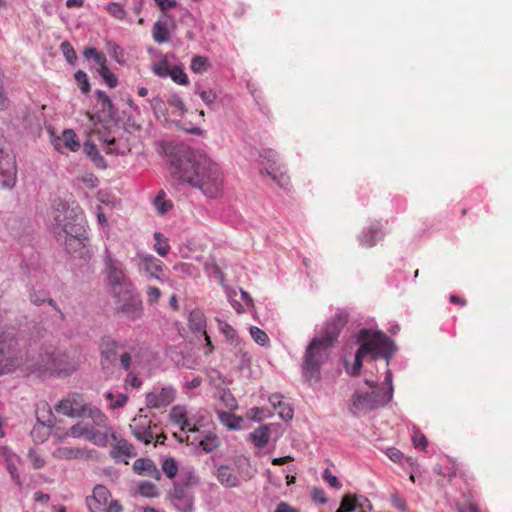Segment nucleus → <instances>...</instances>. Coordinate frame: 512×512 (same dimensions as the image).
<instances>
[{
	"instance_id": "nucleus-56",
	"label": "nucleus",
	"mask_w": 512,
	"mask_h": 512,
	"mask_svg": "<svg viewBox=\"0 0 512 512\" xmlns=\"http://www.w3.org/2000/svg\"><path fill=\"white\" fill-rule=\"evenodd\" d=\"M60 48H61V51H62L64 57L66 58V60L70 64H74V62L77 59V55H76V52H75L73 46L70 44V42H68V41L62 42L60 45Z\"/></svg>"
},
{
	"instance_id": "nucleus-51",
	"label": "nucleus",
	"mask_w": 512,
	"mask_h": 512,
	"mask_svg": "<svg viewBox=\"0 0 512 512\" xmlns=\"http://www.w3.org/2000/svg\"><path fill=\"white\" fill-rule=\"evenodd\" d=\"M98 73L110 88H114L117 86L118 79L116 75L113 72H111L107 66L98 68Z\"/></svg>"
},
{
	"instance_id": "nucleus-22",
	"label": "nucleus",
	"mask_w": 512,
	"mask_h": 512,
	"mask_svg": "<svg viewBox=\"0 0 512 512\" xmlns=\"http://www.w3.org/2000/svg\"><path fill=\"white\" fill-rule=\"evenodd\" d=\"M141 347L139 343L134 340H128L125 348L119 355L120 366L125 371H130L133 362L140 358Z\"/></svg>"
},
{
	"instance_id": "nucleus-23",
	"label": "nucleus",
	"mask_w": 512,
	"mask_h": 512,
	"mask_svg": "<svg viewBox=\"0 0 512 512\" xmlns=\"http://www.w3.org/2000/svg\"><path fill=\"white\" fill-rule=\"evenodd\" d=\"M188 320H189L190 329L193 332L200 333L204 336L206 345L208 348L206 353H210L212 351L213 347H212L211 339L206 332V317H205V315L199 310H194V311L190 312Z\"/></svg>"
},
{
	"instance_id": "nucleus-57",
	"label": "nucleus",
	"mask_w": 512,
	"mask_h": 512,
	"mask_svg": "<svg viewBox=\"0 0 512 512\" xmlns=\"http://www.w3.org/2000/svg\"><path fill=\"white\" fill-rule=\"evenodd\" d=\"M97 101L101 104L103 112L111 114L113 104L109 96L104 91H97Z\"/></svg>"
},
{
	"instance_id": "nucleus-24",
	"label": "nucleus",
	"mask_w": 512,
	"mask_h": 512,
	"mask_svg": "<svg viewBox=\"0 0 512 512\" xmlns=\"http://www.w3.org/2000/svg\"><path fill=\"white\" fill-rule=\"evenodd\" d=\"M80 417H86L92 420L93 426L97 429L105 431L106 429H114L109 425L108 417L97 407L85 404L83 414Z\"/></svg>"
},
{
	"instance_id": "nucleus-45",
	"label": "nucleus",
	"mask_w": 512,
	"mask_h": 512,
	"mask_svg": "<svg viewBox=\"0 0 512 512\" xmlns=\"http://www.w3.org/2000/svg\"><path fill=\"white\" fill-rule=\"evenodd\" d=\"M195 93L198 94L201 100L208 106L211 107L217 100L218 94L215 90H201L200 86H196Z\"/></svg>"
},
{
	"instance_id": "nucleus-50",
	"label": "nucleus",
	"mask_w": 512,
	"mask_h": 512,
	"mask_svg": "<svg viewBox=\"0 0 512 512\" xmlns=\"http://www.w3.org/2000/svg\"><path fill=\"white\" fill-rule=\"evenodd\" d=\"M138 491L142 496L153 498L157 496L158 490L157 487L148 481H142L139 483Z\"/></svg>"
},
{
	"instance_id": "nucleus-53",
	"label": "nucleus",
	"mask_w": 512,
	"mask_h": 512,
	"mask_svg": "<svg viewBox=\"0 0 512 512\" xmlns=\"http://www.w3.org/2000/svg\"><path fill=\"white\" fill-rule=\"evenodd\" d=\"M107 12L117 20H124L126 18V11L119 3H110L106 7Z\"/></svg>"
},
{
	"instance_id": "nucleus-13",
	"label": "nucleus",
	"mask_w": 512,
	"mask_h": 512,
	"mask_svg": "<svg viewBox=\"0 0 512 512\" xmlns=\"http://www.w3.org/2000/svg\"><path fill=\"white\" fill-rule=\"evenodd\" d=\"M176 397V390L172 386L154 388L146 394V405L149 408H163L170 405Z\"/></svg>"
},
{
	"instance_id": "nucleus-40",
	"label": "nucleus",
	"mask_w": 512,
	"mask_h": 512,
	"mask_svg": "<svg viewBox=\"0 0 512 512\" xmlns=\"http://www.w3.org/2000/svg\"><path fill=\"white\" fill-rule=\"evenodd\" d=\"M154 249L155 251L162 257L166 256L170 250V246L168 243V239L165 238L161 233L155 232L154 233Z\"/></svg>"
},
{
	"instance_id": "nucleus-36",
	"label": "nucleus",
	"mask_w": 512,
	"mask_h": 512,
	"mask_svg": "<svg viewBox=\"0 0 512 512\" xmlns=\"http://www.w3.org/2000/svg\"><path fill=\"white\" fill-rule=\"evenodd\" d=\"M180 480L183 487L199 484V477L197 476L193 467L182 468L180 471Z\"/></svg>"
},
{
	"instance_id": "nucleus-48",
	"label": "nucleus",
	"mask_w": 512,
	"mask_h": 512,
	"mask_svg": "<svg viewBox=\"0 0 512 512\" xmlns=\"http://www.w3.org/2000/svg\"><path fill=\"white\" fill-rule=\"evenodd\" d=\"M219 400L223 403L224 407L229 411H234L238 408L237 401L230 391L223 390L220 392Z\"/></svg>"
},
{
	"instance_id": "nucleus-7",
	"label": "nucleus",
	"mask_w": 512,
	"mask_h": 512,
	"mask_svg": "<svg viewBox=\"0 0 512 512\" xmlns=\"http://www.w3.org/2000/svg\"><path fill=\"white\" fill-rule=\"evenodd\" d=\"M104 262L107 285L113 297L121 298L123 294H131L135 287L126 276L122 264L109 254L106 255Z\"/></svg>"
},
{
	"instance_id": "nucleus-16",
	"label": "nucleus",
	"mask_w": 512,
	"mask_h": 512,
	"mask_svg": "<svg viewBox=\"0 0 512 512\" xmlns=\"http://www.w3.org/2000/svg\"><path fill=\"white\" fill-rule=\"evenodd\" d=\"M140 272L145 273L148 277L159 280V273L162 272V263L153 255L138 252L135 259Z\"/></svg>"
},
{
	"instance_id": "nucleus-41",
	"label": "nucleus",
	"mask_w": 512,
	"mask_h": 512,
	"mask_svg": "<svg viewBox=\"0 0 512 512\" xmlns=\"http://www.w3.org/2000/svg\"><path fill=\"white\" fill-rule=\"evenodd\" d=\"M165 196H166L165 192L160 191L154 200L155 209L157 210V212L159 214H165L173 206V204L170 200L165 199Z\"/></svg>"
},
{
	"instance_id": "nucleus-44",
	"label": "nucleus",
	"mask_w": 512,
	"mask_h": 512,
	"mask_svg": "<svg viewBox=\"0 0 512 512\" xmlns=\"http://www.w3.org/2000/svg\"><path fill=\"white\" fill-rule=\"evenodd\" d=\"M169 62L166 57L162 58L158 62L154 63L151 67L153 73L159 77L166 78L169 76L171 71Z\"/></svg>"
},
{
	"instance_id": "nucleus-59",
	"label": "nucleus",
	"mask_w": 512,
	"mask_h": 512,
	"mask_svg": "<svg viewBox=\"0 0 512 512\" xmlns=\"http://www.w3.org/2000/svg\"><path fill=\"white\" fill-rule=\"evenodd\" d=\"M59 454L67 459H76L82 456V451L77 448L65 447L59 450Z\"/></svg>"
},
{
	"instance_id": "nucleus-30",
	"label": "nucleus",
	"mask_w": 512,
	"mask_h": 512,
	"mask_svg": "<svg viewBox=\"0 0 512 512\" xmlns=\"http://www.w3.org/2000/svg\"><path fill=\"white\" fill-rule=\"evenodd\" d=\"M384 233L380 226H365L359 235V241L362 246L371 247L380 241Z\"/></svg>"
},
{
	"instance_id": "nucleus-12",
	"label": "nucleus",
	"mask_w": 512,
	"mask_h": 512,
	"mask_svg": "<svg viewBox=\"0 0 512 512\" xmlns=\"http://www.w3.org/2000/svg\"><path fill=\"white\" fill-rule=\"evenodd\" d=\"M116 311L131 321L140 319L143 315V304L136 289L131 294H123L115 298Z\"/></svg>"
},
{
	"instance_id": "nucleus-39",
	"label": "nucleus",
	"mask_w": 512,
	"mask_h": 512,
	"mask_svg": "<svg viewBox=\"0 0 512 512\" xmlns=\"http://www.w3.org/2000/svg\"><path fill=\"white\" fill-rule=\"evenodd\" d=\"M249 333L252 339L260 346H268L270 343L267 333L256 326L249 327Z\"/></svg>"
},
{
	"instance_id": "nucleus-10",
	"label": "nucleus",
	"mask_w": 512,
	"mask_h": 512,
	"mask_svg": "<svg viewBox=\"0 0 512 512\" xmlns=\"http://www.w3.org/2000/svg\"><path fill=\"white\" fill-rule=\"evenodd\" d=\"M70 435L75 438L84 437L87 441L99 447H106L110 439L116 440L114 429L102 431L84 422L73 425L70 428Z\"/></svg>"
},
{
	"instance_id": "nucleus-28",
	"label": "nucleus",
	"mask_w": 512,
	"mask_h": 512,
	"mask_svg": "<svg viewBox=\"0 0 512 512\" xmlns=\"http://www.w3.org/2000/svg\"><path fill=\"white\" fill-rule=\"evenodd\" d=\"M116 444L111 450V455L114 459L117 461L124 462L125 464L128 463V458L135 457L136 451L132 444H130L128 441L124 439H117L116 438Z\"/></svg>"
},
{
	"instance_id": "nucleus-35",
	"label": "nucleus",
	"mask_w": 512,
	"mask_h": 512,
	"mask_svg": "<svg viewBox=\"0 0 512 512\" xmlns=\"http://www.w3.org/2000/svg\"><path fill=\"white\" fill-rule=\"evenodd\" d=\"M152 37L158 44L168 42L170 40V32L166 23L162 21L155 22L152 27Z\"/></svg>"
},
{
	"instance_id": "nucleus-37",
	"label": "nucleus",
	"mask_w": 512,
	"mask_h": 512,
	"mask_svg": "<svg viewBox=\"0 0 512 512\" xmlns=\"http://www.w3.org/2000/svg\"><path fill=\"white\" fill-rule=\"evenodd\" d=\"M204 268H205V271L207 272V274L211 277L216 278L219 281V283L222 285L223 288H224V286H227L225 284L224 274H223L222 270L220 269V267L216 264L214 259L206 261L204 264Z\"/></svg>"
},
{
	"instance_id": "nucleus-31",
	"label": "nucleus",
	"mask_w": 512,
	"mask_h": 512,
	"mask_svg": "<svg viewBox=\"0 0 512 512\" xmlns=\"http://www.w3.org/2000/svg\"><path fill=\"white\" fill-rule=\"evenodd\" d=\"M72 152H76L80 149V142L77 138L76 133L71 129H66L62 133V137L54 140V146L56 149H60L61 145Z\"/></svg>"
},
{
	"instance_id": "nucleus-4",
	"label": "nucleus",
	"mask_w": 512,
	"mask_h": 512,
	"mask_svg": "<svg viewBox=\"0 0 512 512\" xmlns=\"http://www.w3.org/2000/svg\"><path fill=\"white\" fill-rule=\"evenodd\" d=\"M79 359L73 354L57 349L54 345L39 347L34 357V374L37 376H70L79 367Z\"/></svg>"
},
{
	"instance_id": "nucleus-19",
	"label": "nucleus",
	"mask_w": 512,
	"mask_h": 512,
	"mask_svg": "<svg viewBox=\"0 0 512 512\" xmlns=\"http://www.w3.org/2000/svg\"><path fill=\"white\" fill-rule=\"evenodd\" d=\"M55 210L59 213L56 215V221L58 222L70 224V221L78 222L82 220L80 206L74 201L71 204L60 201L55 205Z\"/></svg>"
},
{
	"instance_id": "nucleus-15",
	"label": "nucleus",
	"mask_w": 512,
	"mask_h": 512,
	"mask_svg": "<svg viewBox=\"0 0 512 512\" xmlns=\"http://www.w3.org/2000/svg\"><path fill=\"white\" fill-rule=\"evenodd\" d=\"M127 341L128 340L115 339L110 336L103 337L100 343L102 364H104V362L114 363L121 351L125 348Z\"/></svg>"
},
{
	"instance_id": "nucleus-60",
	"label": "nucleus",
	"mask_w": 512,
	"mask_h": 512,
	"mask_svg": "<svg viewBox=\"0 0 512 512\" xmlns=\"http://www.w3.org/2000/svg\"><path fill=\"white\" fill-rule=\"evenodd\" d=\"M151 107L156 115H165V103L160 97H154L150 100Z\"/></svg>"
},
{
	"instance_id": "nucleus-34",
	"label": "nucleus",
	"mask_w": 512,
	"mask_h": 512,
	"mask_svg": "<svg viewBox=\"0 0 512 512\" xmlns=\"http://www.w3.org/2000/svg\"><path fill=\"white\" fill-rule=\"evenodd\" d=\"M250 438L258 448H263L267 445L270 438V430L267 425H262L255 429L251 434Z\"/></svg>"
},
{
	"instance_id": "nucleus-47",
	"label": "nucleus",
	"mask_w": 512,
	"mask_h": 512,
	"mask_svg": "<svg viewBox=\"0 0 512 512\" xmlns=\"http://www.w3.org/2000/svg\"><path fill=\"white\" fill-rule=\"evenodd\" d=\"M209 67L208 59L204 56H194L191 60L190 68L195 73H203Z\"/></svg>"
},
{
	"instance_id": "nucleus-62",
	"label": "nucleus",
	"mask_w": 512,
	"mask_h": 512,
	"mask_svg": "<svg viewBox=\"0 0 512 512\" xmlns=\"http://www.w3.org/2000/svg\"><path fill=\"white\" fill-rule=\"evenodd\" d=\"M412 442L415 448H422L425 449L428 441L424 434L420 433L419 431H415L412 436Z\"/></svg>"
},
{
	"instance_id": "nucleus-33",
	"label": "nucleus",
	"mask_w": 512,
	"mask_h": 512,
	"mask_svg": "<svg viewBox=\"0 0 512 512\" xmlns=\"http://www.w3.org/2000/svg\"><path fill=\"white\" fill-rule=\"evenodd\" d=\"M218 418L220 422L226 426L230 430H239L241 429V425L243 419L241 417L235 416L234 414L225 411H218Z\"/></svg>"
},
{
	"instance_id": "nucleus-63",
	"label": "nucleus",
	"mask_w": 512,
	"mask_h": 512,
	"mask_svg": "<svg viewBox=\"0 0 512 512\" xmlns=\"http://www.w3.org/2000/svg\"><path fill=\"white\" fill-rule=\"evenodd\" d=\"M323 478L325 479V481H327V483H329L331 487L337 489L341 488V483L338 480V478L335 475H333L328 469L324 471Z\"/></svg>"
},
{
	"instance_id": "nucleus-6",
	"label": "nucleus",
	"mask_w": 512,
	"mask_h": 512,
	"mask_svg": "<svg viewBox=\"0 0 512 512\" xmlns=\"http://www.w3.org/2000/svg\"><path fill=\"white\" fill-rule=\"evenodd\" d=\"M53 232L67 253L80 259L87 258V232L84 226H55Z\"/></svg>"
},
{
	"instance_id": "nucleus-17",
	"label": "nucleus",
	"mask_w": 512,
	"mask_h": 512,
	"mask_svg": "<svg viewBox=\"0 0 512 512\" xmlns=\"http://www.w3.org/2000/svg\"><path fill=\"white\" fill-rule=\"evenodd\" d=\"M85 403L81 395L74 393L62 399L56 407L57 412L69 416L80 417L83 414Z\"/></svg>"
},
{
	"instance_id": "nucleus-29",
	"label": "nucleus",
	"mask_w": 512,
	"mask_h": 512,
	"mask_svg": "<svg viewBox=\"0 0 512 512\" xmlns=\"http://www.w3.org/2000/svg\"><path fill=\"white\" fill-rule=\"evenodd\" d=\"M99 140L105 145L104 149L106 153L124 155L130 152L128 143L116 140L114 137H110L109 135L103 134L99 137Z\"/></svg>"
},
{
	"instance_id": "nucleus-46",
	"label": "nucleus",
	"mask_w": 512,
	"mask_h": 512,
	"mask_svg": "<svg viewBox=\"0 0 512 512\" xmlns=\"http://www.w3.org/2000/svg\"><path fill=\"white\" fill-rule=\"evenodd\" d=\"M169 77L179 85H187L189 83V79L187 74L183 71V69L179 66H173L169 73Z\"/></svg>"
},
{
	"instance_id": "nucleus-43",
	"label": "nucleus",
	"mask_w": 512,
	"mask_h": 512,
	"mask_svg": "<svg viewBox=\"0 0 512 512\" xmlns=\"http://www.w3.org/2000/svg\"><path fill=\"white\" fill-rule=\"evenodd\" d=\"M220 442L218 437L213 434L209 433L204 438H202L199 441V446L205 451V452H212L219 446Z\"/></svg>"
},
{
	"instance_id": "nucleus-58",
	"label": "nucleus",
	"mask_w": 512,
	"mask_h": 512,
	"mask_svg": "<svg viewBox=\"0 0 512 512\" xmlns=\"http://www.w3.org/2000/svg\"><path fill=\"white\" fill-rule=\"evenodd\" d=\"M277 413H278V416L287 421V420H291L293 418V409L286 403L282 402L280 405H278L277 407Z\"/></svg>"
},
{
	"instance_id": "nucleus-49",
	"label": "nucleus",
	"mask_w": 512,
	"mask_h": 512,
	"mask_svg": "<svg viewBox=\"0 0 512 512\" xmlns=\"http://www.w3.org/2000/svg\"><path fill=\"white\" fill-rule=\"evenodd\" d=\"M162 471L170 479L174 478L178 472L177 462L173 458H166L162 462Z\"/></svg>"
},
{
	"instance_id": "nucleus-52",
	"label": "nucleus",
	"mask_w": 512,
	"mask_h": 512,
	"mask_svg": "<svg viewBox=\"0 0 512 512\" xmlns=\"http://www.w3.org/2000/svg\"><path fill=\"white\" fill-rule=\"evenodd\" d=\"M174 269L181 274L189 276L191 278H197L199 276V271L197 268L190 263H180L174 266Z\"/></svg>"
},
{
	"instance_id": "nucleus-61",
	"label": "nucleus",
	"mask_w": 512,
	"mask_h": 512,
	"mask_svg": "<svg viewBox=\"0 0 512 512\" xmlns=\"http://www.w3.org/2000/svg\"><path fill=\"white\" fill-rule=\"evenodd\" d=\"M147 294V302L151 305L158 302L161 297V291L157 287L149 286L146 291Z\"/></svg>"
},
{
	"instance_id": "nucleus-64",
	"label": "nucleus",
	"mask_w": 512,
	"mask_h": 512,
	"mask_svg": "<svg viewBox=\"0 0 512 512\" xmlns=\"http://www.w3.org/2000/svg\"><path fill=\"white\" fill-rule=\"evenodd\" d=\"M387 457L395 463L401 462L403 453L397 448L390 447L386 450Z\"/></svg>"
},
{
	"instance_id": "nucleus-20",
	"label": "nucleus",
	"mask_w": 512,
	"mask_h": 512,
	"mask_svg": "<svg viewBox=\"0 0 512 512\" xmlns=\"http://www.w3.org/2000/svg\"><path fill=\"white\" fill-rule=\"evenodd\" d=\"M169 417L170 420L176 425H178L182 431H198L197 424L194 421V417L188 416L187 411L183 406H174L170 411Z\"/></svg>"
},
{
	"instance_id": "nucleus-55",
	"label": "nucleus",
	"mask_w": 512,
	"mask_h": 512,
	"mask_svg": "<svg viewBox=\"0 0 512 512\" xmlns=\"http://www.w3.org/2000/svg\"><path fill=\"white\" fill-rule=\"evenodd\" d=\"M218 322H219V329L223 333V335L226 337V339L229 340L230 342L236 341L238 338L236 330L226 322H223L221 320H218Z\"/></svg>"
},
{
	"instance_id": "nucleus-25",
	"label": "nucleus",
	"mask_w": 512,
	"mask_h": 512,
	"mask_svg": "<svg viewBox=\"0 0 512 512\" xmlns=\"http://www.w3.org/2000/svg\"><path fill=\"white\" fill-rule=\"evenodd\" d=\"M134 472L140 476H147L155 480L161 479V472L155 463L149 458H139L132 466Z\"/></svg>"
},
{
	"instance_id": "nucleus-5",
	"label": "nucleus",
	"mask_w": 512,
	"mask_h": 512,
	"mask_svg": "<svg viewBox=\"0 0 512 512\" xmlns=\"http://www.w3.org/2000/svg\"><path fill=\"white\" fill-rule=\"evenodd\" d=\"M371 391L357 389L350 398V411L359 416L384 407L392 400V391H383L374 381L365 380Z\"/></svg>"
},
{
	"instance_id": "nucleus-3",
	"label": "nucleus",
	"mask_w": 512,
	"mask_h": 512,
	"mask_svg": "<svg viewBox=\"0 0 512 512\" xmlns=\"http://www.w3.org/2000/svg\"><path fill=\"white\" fill-rule=\"evenodd\" d=\"M357 341L360 344L352 365L345 364L348 374L356 376L362 367V359L366 355H370L373 360L384 358L386 365L396 351L394 342L383 332L363 328L359 331Z\"/></svg>"
},
{
	"instance_id": "nucleus-26",
	"label": "nucleus",
	"mask_w": 512,
	"mask_h": 512,
	"mask_svg": "<svg viewBox=\"0 0 512 512\" xmlns=\"http://www.w3.org/2000/svg\"><path fill=\"white\" fill-rule=\"evenodd\" d=\"M18 364V358L10 350V345L0 341V375L11 372Z\"/></svg>"
},
{
	"instance_id": "nucleus-32",
	"label": "nucleus",
	"mask_w": 512,
	"mask_h": 512,
	"mask_svg": "<svg viewBox=\"0 0 512 512\" xmlns=\"http://www.w3.org/2000/svg\"><path fill=\"white\" fill-rule=\"evenodd\" d=\"M0 455L4 459L7 469L11 476L13 477V479L18 481L19 476L16 474V464L19 462V458L6 447H2L0 449Z\"/></svg>"
},
{
	"instance_id": "nucleus-21",
	"label": "nucleus",
	"mask_w": 512,
	"mask_h": 512,
	"mask_svg": "<svg viewBox=\"0 0 512 512\" xmlns=\"http://www.w3.org/2000/svg\"><path fill=\"white\" fill-rule=\"evenodd\" d=\"M357 508L362 511L371 510L372 504L370 500L363 495L348 494L344 496L336 512H353Z\"/></svg>"
},
{
	"instance_id": "nucleus-54",
	"label": "nucleus",
	"mask_w": 512,
	"mask_h": 512,
	"mask_svg": "<svg viewBox=\"0 0 512 512\" xmlns=\"http://www.w3.org/2000/svg\"><path fill=\"white\" fill-rule=\"evenodd\" d=\"M74 77L76 82L79 84L82 93L88 94L90 92V83L88 81L87 74L82 70H78Z\"/></svg>"
},
{
	"instance_id": "nucleus-8",
	"label": "nucleus",
	"mask_w": 512,
	"mask_h": 512,
	"mask_svg": "<svg viewBox=\"0 0 512 512\" xmlns=\"http://www.w3.org/2000/svg\"><path fill=\"white\" fill-rule=\"evenodd\" d=\"M261 165L260 174L268 176L276 185L282 189L290 186V177L287 175L284 165L279 162L278 154L272 149H263L260 152Z\"/></svg>"
},
{
	"instance_id": "nucleus-2",
	"label": "nucleus",
	"mask_w": 512,
	"mask_h": 512,
	"mask_svg": "<svg viewBox=\"0 0 512 512\" xmlns=\"http://www.w3.org/2000/svg\"><path fill=\"white\" fill-rule=\"evenodd\" d=\"M179 178L208 197L221 195L223 175L219 165L201 151L191 152L179 166Z\"/></svg>"
},
{
	"instance_id": "nucleus-11",
	"label": "nucleus",
	"mask_w": 512,
	"mask_h": 512,
	"mask_svg": "<svg viewBox=\"0 0 512 512\" xmlns=\"http://www.w3.org/2000/svg\"><path fill=\"white\" fill-rule=\"evenodd\" d=\"M91 512H122L118 500L111 499L110 491L104 485H96L91 496L86 499Z\"/></svg>"
},
{
	"instance_id": "nucleus-9",
	"label": "nucleus",
	"mask_w": 512,
	"mask_h": 512,
	"mask_svg": "<svg viewBox=\"0 0 512 512\" xmlns=\"http://www.w3.org/2000/svg\"><path fill=\"white\" fill-rule=\"evenodd\" d=\"M16 159L9 144L0 134V187L12 188L16 182Z\"/></svg>"
},
{
	"instance_id": "nucleus-27",
	"label": "nucleus",
	"mask_w": 512,
	"mask_h": 512,
	"mask_svg": "<svg viewBox=\"0 0 512 512\" xmlns=\"http://www.w3.org/2000/svg\"><path fill=\"white\" fill-rule=\"evenodd\" d=\"M217 480L226 488H235L240 485V478L234 469L227 465H220L215 471Z\"/></svg>"
},
{
	"instance_id": "nucleus-42",
	"label": "nucleus",
	"mask_w": 512,
	"mask_h": 512,
	"mask_svg": "<svg viewBox=\"0 0 512 512\" xmlns=\"http://www.w3.org/2000/svg\"><path fill=\"white\" fill-rule=\"evenodd\" d=\"M224 290L228 301L230 302L231 306L236 310V312L239 314L245 312V306L236 299V289L231 288L229 286H224Z\"/></svg>"
},
{
	"instance_id": "nucleus-14",
	"label": "nucleus",
	"mask_w": 512,
	"mask_h": 512,
	"mask_svg": "<svg viewBox=\"0 0 512 512\" xmlns=\"http://www.w3.org/2000/svg\"><path fill=\"white\" fill-rule=\"evenodd\" d=\"M170 500L178 512H194V495L182 485H174L170 491Z\"/></svg>"
},
{
	"instance_id": "nucleus-18",
	"label": "nucleus",
	"mask_w": 512,
	"mask_h": 512,
	"mask_svg": "<svg viewBox=\"0 0 512 512\" xmlns=\"http://www.w3.org/2000/svg\"><path fill=\"white\" fill-rule=\"evenodd\" d=\"M132 434L139 441L144 444H149L153 439V432L151 431V421L147 416L139 415L132 419L129 425Z\"/></svg>"
},
{
	"instance_id": "nucleus-38",
	"label": "nucleus",
	"mask_w": 512,
	"mask_h": 512,
	"mask_svg": "<svg viewBox=\"0 0 512 512\" xmlns=\"http://www.w3.org/2000/svg\"><path fill=\"white\" fill-rule=\"evenodd\" d=\"M105 398L107 401H109V408L112 410H115V409L125 406V404L128 401V397L126 394H123V393L114 394L111 391H107L105 393Z\"/></svg>"
},
{
	"instance_id": "nucleus-1",
	"label": "nucleus",
	"mask_w": 512,
	"mask_h": 512,
	"mask_svg": "<svg viewBox=\"0 0 512 512\" xmlns=\"http://www.w3.org/2000/svg\"><path fill=\"white\" fill-rule=\"evenodd\" d=\"M347 321L344 312H337L322 327L319 335L307 345L301 364L302 375L307 381L317 382L321 377V367L329 360L330 350L336 342L342 327Z\"/></svg>"
}]
</instances>
